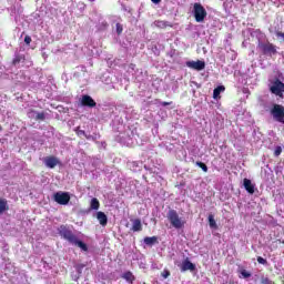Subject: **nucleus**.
Wrapping results in <instances>:
<instances>
[{
  "label": "nucleus",
  "mask_w": 284,
  "mask_h": 284,
  "mask_svg": "<svg viewBox=\"0 0 284 284\" xmlns=\"http://www.w3.org/2000/svg\"><path fill=\"white\" fill-rule=\"evenodd\" d=\"M58 233L61 236V239H64V241H68L71 245H75V247H80L82 252H88V244H85L83 241L79 240V237L70 230V227L65 225H61L58 229Z\"/></svg>",
  "instance_id": "1"
},
{
  "label": "nucleus",
  "mask_w": 284,
  "mask_h": 284,
  "mask_svg": "<svg viewBox=\"0 0 284 284\" xmlns=\"http://www.w3.org/2000/svg\"><path fill=\"white\" fill-rule=\"evenodd\" d=\"M168 220L170 221L172 227H175V230H181V227L185 225V221L179 217V213L176 212V210L169 211Z\"/></svg>",
  "instance_id": "2"
},
{
  "label": "nucleus",
  "mask_w": 284,
  "mask_h": 284,
  "mask_svg": "<svg viewBox=\"0 0 284 284\" xmlns=\"http://www.w3.org/2000/svg\"><path fill=\"white\" fill-rule=\"evenodd\" d=\"M193 8H194L193 13L195 17V21L197 23H203V21H205V17H207V11L203 6H201V3H195Z\"/></svg>",
  "instance_id": "3"
},
{
  "label": "nucleus",
  "mask_w": 284,
  "mask_h": 284,
  "mask_svg": "<svg viewBox=\"0 0 284 284\" xmlns=\"http://www.w3.org/2000/svg\"><path fill=\"white\" fill-rule=\"evenodd\" d=\"M271 114L273 119L277 121V123L284 124V106L281 104H274L271 109Z\"/></svg>",
  "instance_id": "4"
},
{
  "label": "nucleus",
  "mask_w": 284,
  "mask_h": 284,
  "mask_svg": "<svg viewBox=\"0 0 284 284\" xmlns=\"http://www.w3.org/2000/svg\"><path fill=\"white\" fill-rule=\"evenodd\" d=\"M257 48L261 50L263 54L272 57V54H276V45H274L272 42H260L257 44Z\"/></svg>",
  "instance_id": "5"
},
{
  "label": "nucleus",
  "mask_w": 284,
  "mask_h": 284,
  "mask_svg": "<svg viewBox=\"0 0 284 284\" xmlns=\"http://www.w3.org/2000/svg\"><path fill=\"white\" fill-rule=\"evenodd\" d=\"M53 201L58 203V205H68L70 203V193L69 192H55L53 194Z\"/></svg>",
  "instance_id": "6"
},
{
  "label": "nucleus",
  "mask_w": 284,
  "mask_h": 284,
  "mask_svg": "<svg viewBox=\"0 0 284 284\" xmlns=\"http://www.w3.org/2000/svg\"><path fill=\"white\" fill-rule=\"evenodd\" d=\"M272 94H275L276 97H283V92H284V83L276 79L272 87L270 88Z\"/></svg>",
  "instance_id": "7"
},
{
  "label": "nucleus",
  "mask_w": 284,
  "mask_h": 284,
  "mask_svg": "<svg viewBox=\"0 0 284 284\" xmlns=\"http://www.w3.org/2000/svg\"><path fill=\"white\" fill-rule=\"evenodd\" d=\"M43 163L50 170H54V168H57V165L61 164V161H59V158H57L54 155H49L43 159Z\"/></svg>",
  "instance_id": "8"
},
{
  "label": "nucleus",
  "mask_w": 284,
  "mask_h": 284,
  "mask_svg": "<svg viewBox=\"0 0 284 284\" xmlns=\"http://www.w3.org/2000/svg\"><path fill=\"white\" fill-rule=\"evenodd\" d=\"M187 68H191V70H196L197 72H201V70H205V62L197 60V61H189L186 62Z\"/></svg>",
  "instance_id": "9"
},
{
  "label": "nucleus",
  "mask_w": 284,
  "mask_h": 284,
  "mask_svg": "<svg viewBox=\"0 0 284 284\" xmlns=\"http://www.w3.org/2000/svg\"><path fill=\"white\" fill-rule=\"evenodd\" d=\"M81 105L83 108H97V101H94L92 97L85 94V95H82L81 98Z\"/></svg>",
  "instance_id": "10"
},
{
  "label": "nucleus",
  "mask_w": 284,
  "mask_h": 284,
  "mask_svg": "<svg viewBox=\"0 0 284 284\" xmlns=\"http://www.w3.org/2000/svg\"><path fill=\"white\" fill-rule=\"evenodd\" d=\"M181 272H194L196 270V265L190 261V258H186L182 262L180 266Z\"/></svg>",
  "instance_id": "11"
},
{
  "label": "nucleus",
  "mask_w": 284,
  "mask_h": 284,
  "mask_svg": "<svg viewBox=\"0 0 284 284\" xmlns=\"http://www.w3.org/2000/svg\"><path fill=\"white\" fill-rule=\"evenodd\" d=\"M243 186L248 194H254V184H252V180L245 178L243 180Z\"/></svg>",
  "instance_id": "12"
},
{
  "label": "nucleus",
  "mask_w": 284,
  "mask_h": 284,
  "mask_svg": "<svg viewBox=\"0 0 284 284\" xmlns=\"http://www.w3.org/2000/svg\"><path fill=\"white\" fill-rule=\"evenodd\" d=\"M154 26L155 28H160L161 30H165V28H172V23L165 20H155Z\"/></svg>",
  "instance_id": "13"
},
{
  "label": "nucleus",
  "mask_w": 284,
  "mask_h": 284,
  "mask_svg": "<svg viewBox=\"0 0 284 284\" xmlns=\"http://www.w3.org/2000/svg\"><path fill=\"white\" fill-rule=\"evenodd\" d=\"M97 219H98L100 225H102L103 227H105V225H108V215H105L102 211H99L97 213Z\"/></svg>",
  "instance_id": "14"
},
{
  "label": "nucleus",
  "mask_w": 284,
  "mask_h": 284,
  "mask_svg": "<svg viewBox=\"0 0 284 284\" xmlns=\"http://www.w3.org/2000/svg\"><path fill=\"white\" fill-rule=\"evenodd\" d=\"M221 92H225L224 85H219L213 90V99H221Z\"/></svg>",
  "instance_id": "15"
},
{
  "label": "nucleus",
  "mask_w": 284,
  "mask_h": 284,
  "mask_svg": "<svg viewBox=\"0 0 284 284\" xmlns=\"http://www.w3.org/2000/svg\"><path fill=\"white\" fill-rule=\"evenodd\" d=\"M10 210V206L8 205V200L0 199V214H3V212H8Z\"/></svg>",
  "instance_id": "16"
},
{
  "label": "nucleus",
  "mask_w": 284,
  "mask_h": 284,
  "mask_svg": "<svg viewBox=\"0 0 284 284\" xmlns=\"http://www.w3.org/2000/svg\"><path fill=\"white\" fill-rule=\"evenodd\" d=\"M144 243L145 245H156V243H159V237L156 236H146L144 237Z\"/></svg>",
  "instance_id": "17"
},
{
  "label": "nucleus",
  "mask_w": 284,
  "mask_h": 284,
  "mask_svg": "<svg viewBox=\"0 0 284 284\" xmlns=\"http://www.w3.org/2000/svg\"><path fill=\"white\" fill-rule=\"evenodd\" d=\"M26 61V55L23 54H17L14 55L13 60H12V65H19V63Z\"/></svg>",
  "instance_id": "18"
},
{
  "label": "nucleus",
  "mask_w": 284,
  "mask_h": 284,
  "mask_svg": "<svg viewBox=\"0 0 284 284\" xmlns=\"http://www.w3.org/2000/svg\"><path fill=\"white\" fill-rule=\"evenodd\" d=\"M133 232H141L143 230V225L141 224V220L136 219L133 221V226H132Z\"/></svg>",
  "instance_id": "19"
},
{
  "label": "nucleus",
  "mask_w": 284,
  "mask_h": 284,
  "mask_svg": "<svg viewBox=\"0 0 284 284\" xmlns=\"http://www.w3.org/2000/svg\"><path fill=\"white\" fill-rule=\"evenodd\" d=\"M91 210H99L101 207V203L99 202V199L93 197L90 202Z\"/></svg>",
  "instance_id": "20"
},
{
  "label": "nucleus",
  "mask_w": 284,
  "mask_h": 284,
  "mask_svg": "<svg viewBox=\"0 0 284 284\" xmlns=\"http://www.w3.org/2000/svg\"><path fill=\"white\" fill-rule=\"evenodd\" d=\"M209 225L212 230H219V225L216 224V220H214V215H209Z\"/></svg>",
  "instance_id": "21"
},
{
  "label": "nucleus",
  "mask_w": 284,
  "mask_h": 284,
  "mask_svg": "<svg viewBox=\"0 0 284 284\" xmlns=\"http://www.w3.org/2000/svg\"><path fill=\"white\" fill-rule=\"evenodd\" d=\"M122 278L128 281L129 283H134V274L132 272L128 271L123 274Z\"/></svg>",
  "instance_id": "22"
},
{
  "label": "nucleus",
  "mask_w": 284,
  "mask_h": 284,
  "mask_svg": "<svg viewBox=\"0 0 284 284\" xmlns=\"http://www.w3.org/2000/svg\"><path fill=\"white\" fill-rule=\"evenodd\" d=\"M36 121H44L45 120V112H39V113H37V115H36Z\"/></svg>",
  "instance_id": "23"
},
{
  "label": "nucleus",
  "mask_w": 284,
  "mask_h": 284,
  "mask_svg": "<svg viewBox=\"0 0 284 284\" xmlns=\"http://www.w3.org/2000/svg\"><path fill=\"white\" fill-rule=\"evenodd\" d=\"M195 164L197 165V168H201V170H203L204 172H207V165L201 161L195 162Z\"/></svg>",
  "instance_id": "24"
},
{
  "label": "nucleus",
  "mask_w": 284,
  "mask_h": 284,
  "mask_svg": "<svg viewBox=\"0 0 284 284\" xmlns=\"http://www.w3.org/2000/svg\"><path fill=\"white\" fill-rule=\"evenodd\" d=\"M77 136H85V132L83 130H81V126H78L75 130H74Z\"/></svg>",
  "instance_id": "25"
},
{
  "label": "nucleus",
  "mask_w": 284,
  "mask_h": 284,
  "mask_svg": "<svg viewBox=\"0 0 284 284\" xmlns=\"http://www.w3.org/2000/svg\"><path fill=\"white\" fill-rule=\"evenodd\" d=\"M115 28H116V33L118 34H122L123 33V26L121 23H116Z\"/></svg>",
  "instance_id": "26"
},
{
  "label": "nucleus",
  "mask_w": 284,
  "mask_h": 284,
  "mask_svg": "<svg viewBox=\"0 0 284 284\" xmlns=\"http://www.w3.org/2000/svg\"><path fill=\"white\" fill-rule=\"evenodd\" d=\"M261 283L262 284H274V282L272 280H270L268 277H262Z\"/></svg>",
  "instance_id": "27"
},
{
  "label": "nucleus",
  "mask_w": 284,
  "mask_h": 284,
  "mask_svg": "<svg viewBox=\"0 0 284 284\" xmlns=\"http://www.w3.org/2000/svg\"><path fill=\"white\" fill-rule=\"evenodd\" d=\"M283 152V149L281 146H276L274 151V156H281V153Z\"/></svg>",
  "instance_id": "28"
},
{
  "label": "nucleus",
  "mask_w": 284,
  "mask_h": 284,
  "mask_svg": "<svg viewBox=\"0 0 284 284\" xmlns=\"http://www.w3.org/2000/svg\"><path fill=\"white\" fill-rule=\"evenodd\" d=\"M257 263H260V265H267V260L263 258L262 256H258Z\"/></svg>",
  "instance_id": "29"
},
{
  "label": "nucleus",
  "mask_w": 284,
  "mask_h": 284,
  "mask_svg": "<svg viewBox=\"0 0 284 284\" xmlns=\"http://www.w3.org/2000/svg\"><path fill=\"white\" fill-rule=\"evenodd\" d=\"M241 274H242V276H243L244 278H250V276H252V274H251L250 272L245 271V270H243V271L241 272Z\"/></svg>",
  "instance_id": "30"
},
{
  "label": "nucleus",
  "mask_w": 284,
  "mask_h": 284,
  "mask_svg": "<svg viewBox=\"0 0 284 284\" xmlns=\"http://www.w3.org/2000/svg\"><path fill=\"white\" fill-rule=\"evenodd\" d=\"M24 43H26L27 45H30V43H32V38H31L30 36H26V37H24Z\"/></svg>",
  "instance_id": "31"
},
{
  "label": "nucleus",
  "mask_w": 284,
  "mask_h": 284,
  "mask_svg": "<svg viewBox=\"0 0 284 284\" xmlns=\"http://www.w3.org/2000/svg\"><path fill=\"white\" fill-rule=\"evenodd\" d=\"M162 277L163 278H168L170 276V271L169 270H164L162 273H161Z\"/></svg>",
  "instance_id": "32"
},
{
  "label": "nucleus",
  "mask_w": 284,
  "mask_h": 284,
  "mask_svg": "<svg viewBox=\"0 0 284 284\" xmlns=\"http://www.w3.org/2000/svg\"><path fill=\"white\" fill-rule=\"evenodd\" d=\"M172 101H170V102H161V105H163V108H166V105H172Z\"/></svg>",
  "instance_id": "33"
},
{
  "label": "nucleus",
  "mask_w": 284,
  "mask_h": 284,
  "mask_svg": "<svg viewBox=\"0 0 284 284\" xmlns=\"http://www.w3.org/2000/svg\"><path fill=\"white\" fill-rule=\"evenodd\" d=\"M276 37H282V39H284V33L281 32V31H277V32H276Z\"/></svg>",
  "instance_id": "34"
},
{
  "label": "nucleus",
  "mask_w": 284,
  "mask_h": 284,
  "mask_svg": "<svg viewBox=\"0 0 284 284\" xmlns=\"http://www.w3.org/2000/svg\"><path fill=\"white\" fill-rule=\"evenodd\" d=\"M151 1L152 3H156V4L161 3V0H151Z\"/></svg>",
  "instance_id": "35"
},
{
  "label": "nucleus",
  "mask_w": 284,
  "mask_h": 284,
  "mask_svg": "<svg viewBox=\"0 0 284 284\" xmlns=\"http://www.w3.org/2000/svg\"><path fill=\"white\" fill-rule=\"evenodd\" d=\"M84 136H85L88 140L92 139V135H87V133H85Z\"/></svg>",
  "instance_id": "36"
},
{
  "label": "nucleus",
  "mask_w": 284,
  "mask_h": 284,
  "mask_svg": "<svg viewBox=\"0 0 284 284\" xmlns=\"http://www.w3.org/2000/svg\"><path fill=\"white\" fill-rule=\"evenodd\" d=\"M90 1V3H94V0H89Z\"/></svg>",
  "instance_id": "37"
}]
</instances>
